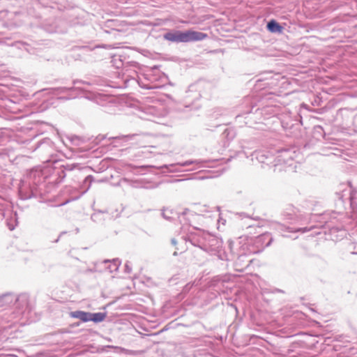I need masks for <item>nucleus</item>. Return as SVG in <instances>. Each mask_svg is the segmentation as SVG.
<instances>
[{
  "instance_id": "1",
  "label": "nucleus",
  "mask_w": 357,
  "mask_h": 357,
  "mask_svg": "<svg viewBox=\"0 0 357 357\" xmlns=\"http://www.w3.org/2000/svg\"><path fill=\"white\" fill-rule=\"evenodd\" d=\"M164 38L172 43H190L201 41L207 38V34L192 30L186 31H174L166 33Z\"/></svg>"
},
{
  "instance_id": "2",
  "label": "nucleus",
  "mask_w": 357,
  "mask_h": 357,
  "mask_svg": "<svg viewBox=\"0 0 357 357\" xmlns=\"http://www.w3.org/2000/svg\"><path fill=\"white\" fill-rule=\"evenodd\" d=\"M196 237L197 235H192L188 238L186 236H183L181 238V239L184 241V243L186 244L188 243V241H189L193 246L198 245L199 243H204L205 242H208L209 245H213L214 241H215V244L222 243V239L215 238L211 234L206 233L204 231L202 233V239L204 240L203 241H202L200 239H197Z\"/></svg>"
},
{
  "instance_id": "3",
  "label": "nucleus",
  "mask_w": 357,
  "mask_h": 357,
  "mask_svg": "<svg viewBox=\"0 0 357 357\" xmlns=\"http://www.w3.org/2000/svg\"><path fill=\"white\" fill-rule=\"evenodd\" d=\"M298 153L294 149L282 150L278 153L277 156V162L279 164H288L291 165L289 162L296 158Z\"/></svg>"
},
{
  "instance_id": "4",
  "label": "nucleus",
  "mask_w": 357,
  "mask_h": 357,
  "mask_svg": "<svg viewBox=\"0 0 357 357\" xmlns=\"http://www.w3.org/2000/svg\"><path fill=\"white\" fill-rule=\"evenodd\" d=\"M273 238L269 233H265L257 237V243H261L264 245H271Z\"/></svg>"
},
{
  "instance_id": "5",
  "label": "nucleus",
  "mask_w": 357,
  "mask_h": 357,
  "mask_svg": "<svg viewBox=\"0 0 357 357\" xmlns=\"http://www.w3.org/2000/svg\"><path fill=\"white\" fill-rule=\"evenodd\" d=\"M70 316L73 318L79 319L84 322L89 321V319H90V313L85 312L83 311L72 312L70 313Z\"/></svg>"
},
{
  "instance_id": "6",
  "label": "nucleus",
  "mask_w": 357,
  "mask_h": 357,
  "mask_svg": "<svg viewBox=\"0 0 357 357\" xmlns=\"http://www.w3.org/2000/svg\"><path fill=\"white\" fill-rule=\"evenodd\" d=\"M268 29L273 33H280L282 31V26L275 20H271L267 24Z\"/></svg>"
},
{
  "instance_id": "7",
  "label": "nucleus",
  "mask_w": 357,
  "mask_h": 357,
  "mask_svg": "<svg viewBox=\"0 0 357 357\" xmlns=\"http://www.w3.org/2000/svg\"><path fill=\"white\" fill-rule=\"evenodd\" d=\"M106 317V314L102 312L98 313H90V319L89 321H93L94 322H101L105 320Z\"/></svg>"
},
{
  "instance_id": "8",
  "label": "nucleus",
  "mask_w": 357,
  "mask_h": 357,
  "mask_svg": "<svg viewBox=\"0 0 357 357\" xmlns=\"http://www.w3.org/2000/svg\"><path fill=\"white\" fill-rule=\"evenodd\" d=\"M17 225V221L15 218H10L7 220V226L10 231H13Z\"/></svg>"
},
{
  "instance_id": "9",
  "label": "nucleus",
  "mask_w": 357,
  "mask_h": 357,
  "mask_svg": "<svg viewBox=\"0 0 357 357\" xmlns=\"http://www.w3.org/2000/svg\"><path fill=\"white\" fill-rule=\"evenodd\" d=\"M93 178L92 176L89 175V176H87L84 181V184H86L87 183H89V185L88 186L86 187V190H84V192H86L87 190H89V189L90 188V186H91V183L93 182Z\"/></svg>"
},
{
  "instance_id": "10",
  "label": "nucleus",
  "mask_w": 357,
  "mask_h": 357,
  "mask_svg": "<svg viewBox=\"0 0 357 357\" xmlns=\"http://www.w3.org/2000/svg\"><path fill=\"white\" fill-rule=\"evenodd\" d=\"M315 226L312 225L310 227H303V228H294L293 229L295 231H302V233H305L306 231H310L313 229H315Z\"/></svg>"
},
{
  "instance_id": "11",
  "label": "nucleus",
  "mask_w": 357,
  "mask_h": 357,
  "mask_svg": "<svg viewBox=\"0 0 357 357\" xmlns=\"http://www.w3.org/2000/svg\"><path fill=\"white\" fill-rule=\"evenodd\" d=\"M322 218L321 216H318L317 215H310V216L307 218L309 219L307 222H318V219Z\"/></svg>"
},
{
  "instance_id": "12",
  "label": "nucleus",
  "mask_w": 357,
  "mask_h": 357,
  "mask_svg": "<svg viewBox=\"0 0 357 357\" xmlns=\"http://www.w3.org/2000/svg\"><path fill=\"white\" fill-rule=\"evenodd\" d=\"M172 241V243L173 245H176V244H178V243H183V242H181V241H178V240H177L176 238H173L172 239V241Z\"/></svg>"
},
{
  "instance_id": "13",
  "label": "nucleus",
  "mask_w": 357,
  "mask_h": 357,
  "mask_svg": "<svg viewBox=\"0 0 357 357\" xmlns=\"http://www.w3.org/2000/svg\"><path fill=\"white\" fill-rule=\"evenodd\" d=\"M192 163H193L192 161H187L183 165L185 166V165H190V164H192Z\"/></svg>"
},
{
  "instance_id": "14",
  "label": "nucleus",
  "mask_w": 357,
  "mask_h": 357,
  "mask_svg": "<svg viewBox=\"0 0 357 357\" xmlns=\"http://www.w3.org/2000/svg\"><path fill=\"white\" fill-rule=\"evenodd\" d=\"M162 215H163V217H164L165 218H166V219H168V218H169V217H167V215H165V211L162 213Z\"/></svg>"
},
{
  "instance_id": "15",
  "label": "nucleus",
  "mask_w": 357,
  "mask_h": 357,
  "mask_svg": "<svg viewBox=\"0 0 357 357\" xmlns=\"http://www.w3.org/2000/svg\"><path fill=\"white\" fill-rule=\"evenodd\" d=\"M315 234H321V231H315Z\"/></svg>"
},
{
  "instance_id": "16",
  "label": "nucleus",
  "mask_w": 357,
  "mask_h": 357,
  "mask_svg": "<svg viewBox=\"0 0 357 357\" xmlns=\"http://www.w3.org/2000/svg\"><path fill=\"white\" fill-rule=\"evenodd\" d=\"M316 227L315 228H319V227H321V225H319V226H315Z\"/></svg>"
}]
</instances>
